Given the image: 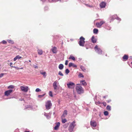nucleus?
<instances>
[{
	"mask_svg": "<svg viewBox=\"0 0 132 132\" xmlns=\"http://www.w3.org/2000/svg\"><path fill=\"white\" fill-rule=\"evenodd\" d=\"M85 4L86 6L90 7H93V6L92 5H91L88 4Z\"/></svg>",
	"mask_w": 132,
	"mask_h": 132,
	"instance_id": "obj_34",
	"label": "nucleus"
},
{
	"mask_svg": "<svg viewBox=\"0 0 132 132\" xmlns=\"http://www.w3.org/2000/svg\"><path fill=\"white\" fill-rule=\"evenodd\" d=\"M107 96H104L103 97L104 98H105Z\"/></svg>",
	"mask_w": 132,
	"mask_h": 132,
	"instance_id": "obj_58",
	"label": "nucleus"
},
{
	"mask_svg": "<svg viewBox=\"0 0 132 132\" xmlns=\"http://www.w3.org/2000/svg\"><path fill=\"white\" fill-rule=\"evenodd\" d=\"M77 91L78 94H80L84 92V90L81 86H77L76 87Z\"/></svg>",
	"mask_w": 132,
	"mask_h": 132,
	"instance_id": "obj_3",
	"label": "nucleus"
},
{
	"mask_svg": "<svg viewBox=\"0 0 132 132\" xmlns=\"http://www.w3.org/2000/svg\"><path fill=\"white\" fill-rule=\"evenodd\" d=\"M40 73L43 75V76L45 77L46 76V73L45 72H40Z\"/></svg>",
	"mask_w": 132,
	"mask_h": 132,
	"instance_id": "obj_29",
	"label": "nucleus"
},
{
	"mask_svg": "<svg viewBox=\"0 0 132 132\" xmlns=\"http://www.w3.org/2000/svg\"><path fill=\"white\" fill-rule=\"evenodd\" d=\"M104 106H105L106 105V103L105 102H103L102 103Z\"/></svg>",
	"mask_w": 132,
	"mask_h": 132,
	"instance_id": "obj_46",
	"label": "nucleus"
},
{
	"mask_svg": "<svg viewBox=\"0 0 132 132\" xmlns=\"http://www.w3.org/2000/svg\"><path fill=\"white\" fill-rule=\"evenodd\" d=\"M52 106V104L51 101H48L46 103L45 106L46 108L48 110L51 108Z\"/></svg>",
	"mask_w": 132,
	"mask_h": 132,
	"instance_id": "obj_4",
	"label": "nucleus"
},
{
	"mask_svg": "<svg viewBox=\"0 0 132 132\" xmlns=\"http://www.w3.org/2000/svg\"><path fill=\"white\" fill-rule=\"evenodd\" d=\"M57 82L55 81L54 82L53 84V86L54 87V88L55 90L56 89L57 86Z\"/></svg>",
	"mask_w": 132,
	"mask_h": 132,
	"instance_id": "obj_18",
	"label": "nucleus"
},
{
	"mask_svg": "<svg viewBox=\"0 0 132 132\" xmlns=\"http://www.w3.org/2000/svg\"><path fill=\"white\" fill-rule=\"evenodd\" d=\"M116 19L117 20H119V21H120L121 20V19L119 18L117 16V17H116Z\"/></svg>",
	"mask_w": 132,
	"mask_h": 132,
	"instance_id": "obj_44",
	"label": "nucleus"
},
{
	"mask_svg": "<svg viewBox=\"0 0 132 132\" xmlns=\"http://www.w3.org/2000/svg\"><path fill=\"white\" fill-rule=\"evenodd\" d=\"M2 43L3 44H5L7 43V42L5 40H3L2 41Z\"/></svg>",
	"mask_w": 132,
	"mask_h": 132,
	"instance_id": "obj_43",
	"label": "nucleus"
},
{
	"mask_svg": "<svg viewBox=\"0 0 132 132\" xmlns=\"http://www.w3.org/2000/svg\"><path fill=\"white\" fill-rule=\"evenodd\" d=\"M93 33L95 34H97L98 32V30L96 28H94L93 30Z\"/></svg>",
	"mask_w": 132,
	"mask_h": 132,
	"instance_id": "obj_21",
	"label": "nucleus"
},
{
	"mask_svg": "<svg viewBox=\"0 0 132 132\" xmlns=\"http://www.w3.org/2000/svg\"><path fill=\"white\" fill-rule=\"evenodd\" d=\"M92 42L93 43H95L97 41V39L95 38L94 36H92L91 38Z\"/></svg>",
	"mask_w": 132,
	"mask_h": 132,
	"instance_id": "obj_17",
	"label": "nucleus"
},
{
	"mask_svg": "<svg viewBox=\"0 0 132 132\" xmlns=\"http://www.w3.org/2000/svg\"><path fill=\"white\" fill-rule=\"evenodd\" d=\"M94 49L96 52L98 54H102V51L100 48L98 47V46L97 45L95 46Z\"/></svg>",
	"mask_w": 132,
	"mask_h": 132,
	"instance_id": "obj_6",
	"label": "nucleus"
},
{
	"mask_svg": "<svg viewBox=\"0 0 132 132\" xmlns=\"http://www.w3.org/2000/svg\"><path fill=\"white\" fill-rule=\"evenodd\" d=\"M128 58L129 57L128 55L125 54L122 57V60L123 61H126L128 59Z\"/></svg>",
	"mask_w": 132,
	"mask_h": 132,
	"instance_id": "obj_12",
	"label": "nucleus"
},
{
	"mask_svg": "<svg viewBox=\"0 0 132 132\" xmlns=\"http://www.w3.org/2000/svg\"><path fill=\"white\" fill-rule=\"evenodd\" d=\"M80 41L78 43L79 45L80 46H84V44L85 43L84 41L85 38L82 36L80 38Z\"/></svg>",
	"mask_w": 132,
	"mask_h": 132,
	"instance_id": "obj_2",
	"label": "nucleus"
},
{
	"mask_svg": "<svg viewBox=\"0 0 132 132\" xmlns=\"http://www.w3.org/2000/svg\"><path fill=\"white\" fill-rule=\"evenodd\" d=\"M60 125V122H57L56 123V125L55 126V127L54 128V129L55 130H58Z\"/></svg>",
	"mask_w": 132,
	"mask_h": 132,
	"instance_id": "obj_13",
	"label": "nucleus"
},
{
	"mask_svg": "<svg viewBox=\"0 0 132 132\" xmlns=\"http://www.w3.org/2000/svg\"><path fill=\"white\" fill-rule=\"evenodd\" d=\"M106 109L108 111H110L111 110V107L109 105H108L106 107Z\"/></svg>",
	"mask_w": 132,
	"mask_h": 132,
	"instance_id": "obj_26",
	"label": "nucleus"
},
{
	"mask_svg": "<svg viewBox=\"0 0 132 132\" xmlns=\"http://www.w3.org/2000/svg\"><path fill=\"white\" fill-rule=\"evenodd\" d=\"M75 121H73L72 122L69 126L68 127V130L70 132H72L73 131V129L76 125L75 124Z\"/></svg>",
	"mask_w": 132,
	"mask_h": 132,
	"instance_id": "obj_1",
	"label": "nucleus"
},
{
	"mask_svg": "<svg viewBox=\"0 0 132 132\" xmlns=\"http://www.w3.org/2000/svg\"><path fill=\"white\" fill-rule=\"evenodd\" d=\"M12 91L13 90L11 89L6 91L4 92V95L5 96H8L10 94V93L12 92Z\"/></svg>",
	"mask_w": 132,
	"mask_h": 132,
	"instance_id": "obj_8",
	"label": "nucleus"
},
{
	"mask_svg": "<svg viewBox=\"0 0 132 132\" xmlns=\"http://www.w3.org/2000/svg\"><path fill=\"white\" fill-rule=\"evenodd\" d=\"M69 59H71L73 61H75V58L74 56L71 55L70 56Z\"/></svg>",
	"mask_w": 132,
	"mask_h": 132,
	"instance_id": "obj_27",
	"label": "nucleus"
},
{
	"mask_svg": "<svg viewBox=\"0 0 132 132\" xmlns=\"http://www.w3.org/2000/svg\"><path fill=\"white\" fill-rule=\"evenodd\" d=\"M73 64V63L71 62L69 63V67H72Z\"/></svg>",
	"mask_w": 132,
	"mask_h": 132,
	"instance_id": "obj_41",
	"label": "nucleus"
},
{
	"mask_svg": "<svg viewBox=\"0 0 132 132\" xmlns=\"http://www.w3.org/2000/svg\"><path fill=\"white\" fill-rule=\"evenodd\" d=\"M68 87L69 88L72 89L75 86V84L74 83L70 81L69 83L67 84Z\"/></svg>",
	"mask_w": 132,
	"mask_h": 132,
	"instance_id": "obj_5",
	"label": "nucleus"
},
{
	"mask_svg": "<svg viewBox=\"0 0 132 132\" xmlns=\"http://www.w3.org/2000/svg\"><path fill=\"white\" fill-rule=\"evenodd\" d=\"M72 67L74 68H77V65L74 64L73 63L72 65Z\"/></svg>",
	"mask_w": 132,
	"mask_h": 132,
	"instance_id": "obj_49",
	"label": "nucleus"
},
{
	"mask_svg": "<svg viewBox=\"0 0 132 132\" xmlns=\"http://www.w3.org/2000/svg\"><path fill=\"white\" fill-rule=\"evenodd\" d=\"M21 58V57L19 55L16 56L14 58V61H15L17 59H19Z\"/></svg>",
	"mask_w": 132,
	"mask_h": 132,
	"instance_id": "obj_20",
	"label": "nucleus"
},
{
	"mask_svg": "<svg viewBox=\"0 0 132 132\" xmlns=\"http://www.w3.org/2000/svg\"><path fill=\"white\" fill-rule=\"evenodd\" d=\"M28 87L27 86H21L20 87V89L22 91L25 92H27L28 91Z\"/></svg>",
	"mask_w": 132,
	"mask_h": 132,
	"instance_id": "obj_7",
	"label": "nucleus"
},
{
	"mask_svg": "<svg viewBox=\"0 0 132 132\" xmlns=\"http://www.w3.org/2000/svg\"><path fill=\"white\" fill-rule=\"evenodd\" d=\"M104 114L105 116H107L108 115L109 112L108 111H106L104 112Z\"/></svg>",
	"mask_w": 132,
	"mask_h": 132,
	"instance_id": "obj_32",
	"label": "nucleus"
},
{
	"mask_svg": "<svg viewBox=\"0 0 132 132\" xmlns=\"http://www.w3.org/2000/svg\"><path fill=\"white\" fill-rule=\"evenodd\" d=\"M131 64L132 65V62H131Z\"/></svg>",
	"mask_w": 132,
	"mask_h": 132,
	"instance_id": "obj_63",
	"label": "nucleus"
},
{
	"mask_svg": "<svg viewBox=\"0 0 132 132\" xmlns=\"http://www.w3.org/2000/svg\"><path fill=\"white\" fill-rule=\"evenodd\" d=\"M20 69H23V67H21V68H20Z\"/></svg>",
	"mask_w": 132,
	"mask_h": 132,
	"instance_id": "obj_61",
	"label": "nucleus"
},
{
	"mask_svg": "<svg viewBox=\"0 0 132 132\" xmlns=\"http://www.w3.org/2000/svg\"><path fill=\"white\" fill-rule=\"evenodd\" d=\"M23 98H20L19 99V100L20 101H22L23 100Z\"/></svg>",
	"mask_w": 132,
	"mask_h": 132,
	"instance_id": "obj_55",
	"label": "nucleus"
},
{
	"mask_svg": "<svg viewBox=\"0 0 132 132\" xmlns=\"http://www.w3.org/2000/svg\"><path fill=\"white\" fill-rule=\"evenodd\" d=\"M106 5V3L105 2L102 1L100 4V6L101 8H104Z\"/></svg>",
	"mask_w": 132,
	"mask_h": 132,
	"instance_id": "obj_10",
	"label": "nucleus"
},
{
	"mask_svg": "<svg viewBox=\"0 0 132 132\" xmlns=\"http://www.w3.org/2000/svg\"><path fill=\"white\" fill-rule=\"evenodd\" d=\"M67 121V120L65 119H62V122L63 123H64Z\"/></svg>",
	"mask_w": 132,
	"mask_h": 132,
	"instance_id": "obj_36",
	"label": "nucleus"
},
{
	"mask_svg": "<svg viewBox=\"0 0 132 132\" xmlns=\"http://www.w3.org/2000/svg\"><path fill=\"white\" fill-rule=\"evenodd\" d=\"M10 66L11 67H14V66H13V65H12L13 64V63L12 62H10Z\"/></svg>",
	"mask_w": 132,
	"mask_h": 132,
	"instance_id": "obj_51",
	"label": "nucleus"
},
{
	"mask_svg": "<svg viewBox=\"0 0 132 132\" xmlns=\"http://www.w3.org/2000/svg\"><path fill=\"white\" fill-rule=\"evenodd\" d=\"M46 113H45V114H44V115L48 119H49L50 118V116L46 114Z\"/></svg>",
	"mask_w": 132,
	"mask_h": 132,
	"instance_id": "obj_37",
	"label": "nucleus"
},
{
	"mask_svg": "<svg viewBox=\"0 0 132 132\" xmlns=\"http://www.w3.org/2000/svg\"><path fill=\"white\" fill-rule=\"evenodd\" d=\"M58 75L61 76H63V75L61 71H59L58 73Z\"/></svg>",
	"mask_w": 132,
	"mask_h": 132,
	"instance_id": "obj_35",
	"label": "nucleus"
},
{
	"mask_svg": "<svg viewBox=\"0 0 132 132\" xmlns=\"http://www.w3.org/2000/svg\"><path fill=\"white\" fill-rule=\"evenodd\" d=\"M49 94L50 96L51 97H52L53 96V95H52V92L51 91L49 92Z\"/></svg>",
	"mask_w": 132,
	"mask_h": 132,
	"instance_id": "obj_38",
	"label": "nucleus"
},
{
	"mask_svg": "<svg viewBox=\"0 0 132 132\" xmlns=\"http://www.w3.org/2000/svg\"><path fill=\"white\" fill-rule=\"evenodd\" d=\"M68 60H66L65 61V64L66 65H67L68 64Z\"/></svg>",
	"mask_w": 132,
	"mask_h": 132,
	"instance_id": "obj_47",
	"label": "nucleus"
},
{
	"mask_svg": "<svg viewBox=\"0 0 132 132\" xmlns=\"http://www.w3.org/2000/svg\"><path fill=\"white\" fill-rule=\"evenodd\" d=\"M95 103L96 105H97L98 104H102V103L101 102H100L99 101H98L97 102H95Z\"/></svg>",
	"mask_w": 132,
	"mask_h": 132,
	"instance_id": "obj_40",
	"label": "nucleus"
},
{
	"mask_svg": "<svg viewBox=\"0 0 132 132\" xmlns=\"http://www.w3.org/2000/svg\"><path fill=\"white\" fill-rule=\"evenodd\" d=\"M32 106L31 105H27L25 106V109H26L29 108H32Z\"/></svg>",
	"mask_w": 132,
	"mask_h": 132,
	"instance_id": "obj_24",
	"label": "nucleus"
},
{
	"mask_svg": "<svg viewBox=\"0 0 132 132\" xmlns=\"http://www.w3.org/2000/svg\"><path fill=\"white\" fill-rule=\"evenodd\" d=\"M64 67V65L62 64H60L59 66V68L60 70H62Z\"/></svg>",
	"mask_w": 132,
	"mask_h": 132,
	"instance_id": "obj_22",
	"label": "nucleus"
},
{
	"mask_svg": "<svg viewBox=\"0 0 132 132\" xmlns=\"http://www.w3.org/2000/svg\"><path fill=\"white\" fill-rule=\"evenodd\" d=\"M7 41L9 43L11 44H13L14 43V42L13 41L9 39L7 40Z\"/></svg>",
	"mask_w": 132,
	"mask_h": 132,
	"instance_id": "obj_25",
	"label": "nucleus"
},
{
	"mask_svg": "<svg viewBox=\"0 0 132 132\" xmlns=\"http://www.w3.org/2000/svg\"><path fill=\"white\" fill-rule=\"evenodd\" d=\"M13 68H15L17 70H19L20 69V68H18L17 67H15V66H14V67H13Z\"/></svg>",
	"mask_w": 132,
	"mask_h": 132,
	"instance_id": "obj_48",
	"label": "nucleus"
},
{
	"mask_svg": "<svg viewBox=\"0 0 132 132\" xmlns=\"http://www.w3.org/2000/svg\"><path fill=\"white\" fill-rule=\"evenodd\" d=\"M37 52L38 54L39 55H41L43 54L42 50H37Z\"/></svg>",
	"mask_w": 132,
	"mask_h": 132,
	"instance_id": "obj_23",
	"label": "nucleus"
},
{
	"mask_svg": "<svg viewBox=\"0 0 132 132\" xmlns=\"http://www.w3.org/2000/svg\"><path fill=\"white\" fill-rule=\"evenodd\" d=\"M52 1L53 2H55L58 1V0H52Z\"/></svg>",
	"mask_w": 132,
	"mask_h": 132,
	"instance_id": "obj_54",
	"label": "nucleus"
},
{
	"mask_svg": "<svg viewBox=\"0 0 132 132\" xmlns=\"http://www.w3.org/2000/svg\"><path fill=\"white\" fill-rule=\"evenodd\" d=\"M24 132H29V131H25Z\"/></svg>",
	"mask_w": 132,
	"mask_h": 132,
	"instance_id": "obj_60",
	"label": "nucleus"
},
{
	"mask_svg": "<svg viewBox=\"0 0 132 132\" xmlns=\"http://www.w3.org/2000/svg\"><path fill=\"white\" fill-rule=\"evenodd\" d=\"M45 94H44L43 95H39L38 96V97L39 98H41L44 97V96L45 95Z\"/></svg>",
	"mask_w": 132,
	"mask_h": 132,
	"instance_id": "obj_31",
	"label": "nucleus"
},
{
	"mask_svg": "<svg viewBox=\"0 0 132 132\" xmlns=\"http://www.w3.org/2000/svg\"><path fill=\"white\" fill-rule=\"evenodd\" d=\"M80 68L81 69V70L83 71H85L86 70L84 67L82 65H80Z\"/></svg>",
	"mask_w": 132,
	"mask_h": 132,
	"instance_id": "obj_28",
	"label": "nucleus"
},
{
	"mask_svg": "<svg viewBox=\"0 0 132 132\" xmlns=\"http://www.w3.org/2000/svg\"><path fill=\"white\" fill-rule=\"evenodd\" d=\"M79 76L80 77H84V76L82 75V74L81 73H80Z\"/></svg>",
	"mask_w": 132,
	"mask_h": 132,
	"instance_id": "obj_42",
	"label": "nucleus"
},
{
	"mask_svg": "<svg viewBox=\"0 0 132 132\" xmlns=\"http://www.w3.org/2000/svg\"><path fill=\"white\" fill-rule=\"evenodd\" d=\"M48 9V6H45L44 7V10H47Z\"/></svg>",
	"mask_w": 132,
	"mask_h": 132,
	"instance_id": "obj_45",
	"label": "nucleus"
},
{
	"mask_svg": "<svg viewBox=\"0 0 132 132\" xmlns=\"http://www.w3.org/2000/svg\"><path fill=\"white\" fill-rule=\"evenodd\" d=\"M80 83L84 86H85L87 85L86 83L85 82L84 80H83L80 81Z\"/></svg>",
	"mask_w": 132,
	"mask_h": 132,
	"instance_id": "obj_19",
	"label": "nucleus"
},
{
	"mask_svg": "<svg viewBox=\"0 0 132 132\" xmlns=\"http://www.w3.org/2000/svg\"><path fill=\"white\" fill-rule=\"evenodd\" d=\"M29 62H31V61L30 60H29Z\"/></svg>",
	"mask_w": 132,
	"mask_h": 132,
	"instance_id": "obj_62",
	"label": "nucleus"
},
{
	"mask_svg": "<svg viewBox=\"0 0 132 132\" xmlns=\"http://www.w3.org/2000/svg\"><path fill=\"white\" fill-rule=\"evenodd\" d=\"M70 72V71L68 69H67L65 70V73L66 75H68Z\"/></svg>",
	"mask_w": 132,
	"mask_h": 132,
	"instance_id": "obj_30",
	"label": "nucleus"
},
{
	"mask_svg": "<svg viewBox=\"0 0 132 132\" xmlns=\"http://www.w3.org/2000/svg\"><path fill=\"white\" fill-rule=\"evenodd\" d=\"M53 114H55V112H54V113H53Z\"/></svg>",
	"mask_w": 132,
	"mask_h": 132,
	"instance_id": "obj_64",
	"label": "nucleus"
},
{
	"mask_svg": "<svg viewBox=\"0 0 132 132\" xmlns=\"http://www.w3.org/2000/svg\"><path fill=\"white\" fill-rule=\"evenodd\" d=\"M101 112H100V113H99V116L100 117H101Z\"/></svg>",
	"mask_w": 132,
	"mask_h": 132,
	"instance_id": "obj_56",
	"label": "nucleus"
},
{
	"mask_svg": "<svg viewBox=\"0 0 132 132\" xmlns=\"http://www.w3.org/2000/svg\"><path fill=\"white\" fill-rule=\"evenodd\" d=\"M34 68H35V69H37L38 68V67L37 66H36V65H34Z\"/></svg>",
	"mask_w": 132,
	"mask_h": 132,
	"instance_id": "obj_52",
	"label": "nucleus"
},
{
	"mask_svg": "<svg viewBox=\"0 0 132 132\" xmlns=\"http://www.w3.org/2000/svg\"><path fill=\"white\" fill-rule=\"evenodd\" d=\"M130 59H132V56H130Z\"/></svg>",
	"mask_w": 132,
	"mask_h": 132,
	"instance_id": "obj_57",
	"label": "nucleus"
},
{
	"mask_svg": "<svg viewBox=\"0 0 132 132\" xmlns=\"http://www.w3.org/2000/svg\"><path fill=\"white\" fill-rule=\"evenodd\" d=\"M67 110H65L63 111V114L61 116V118L62 119L64 118L65 116L67 115Z\"/></svg>",
	"mask_w": 132,
	"mask_h": 132,
	"instance_id": "obj_14",
	"label": "nucleus"
},
{
	"mask_svg": "<svg viewBox=\"0 0 132 132\" xmlns=\"http://www.w3.org/2000/svg\"><path fill=\"white\" fill-rule=\"evenodd\" d=\"M116 17H117V15L116 14H115L113 16H110V22H111L113 21L114 19H116Z\"/></svg>",
	"mask_w": 132,
	"mask_h": 132,
	"instance_id": "obj_11",
	"label": "nucleus"
},
{
	"mask_svg": "<svg viewBox=\"0 0 132 132\" xmlns=\"http://www.w3.org/2000/svg\"><path fill=\"white\" fill-rule=\"evenodd\" d=\"M5 74L4 73H1L0 74V77H2Z\"/></svg>",
	"mask_w": 132,
	"mask_h": 132,
	"instance_id": "obj_50",
	"label": "nucleus"
},
{
	"mask_svg": "<svg viewBox=\"0 0 132 132\" xmlns=\"http://www.w3.org/2000/svg\"><path fill=\"white\" fill-rule=\"evenodd\" d=\"M41 90V89L38 88H37L35 90V91L37 92H40Z\"/></svg>",
	"mask_w": 132,
	"mask_h": 132,
	"instance_id": "obj_39",
	"label": "nucleus"
},
{
	"mask_svg": "<svg viewBox=\"0 0 132 132\" xmlns=\"http://www.w3.org/2000/svg\"><path fill=\"white\" fill-rule=\"evenodd\" d=\"M51 50L53 53L56 54L57 52V48L55 46H54L51 49Z\"/></svg>",
	"mask_w": 132,
	"mask_h": 132,
	"instance_id": "obj_15",
	"label": "nucleus"
},
{
	"mask_svg": "<svg viewBox=\"0 0 132 132\" xmlns=\"http://www.w3.org/2000/svg\"><path fill=\"white\" fill-rule=\"evenodd\" d=\"M104 23V22L103 21H101L100 22H97L96 23V25L97 27L100 28Z\"/></svg>",
	"mask_w": 132,
	"mask_h": 132,
	"instance_id": "obj_9",
	"label": "nucleus"
},
{
	"mask_svg": "<svg viewBox=\"0 0 132 132\" xmlns=\"http://www.w3.org/2000/svg\"><path fill=\"white\" fill-rule=\"evenodd\" d=\"M14 87V86L13 85H10L8 86V88H13Z\"/></svg>",
	"mask_w": 132,
	"mask_h": 132,
	"instance_id": "obj_33",
	"label": "nucleus"
},
{
	"mask_svg": "<svg viewBox=\"0 0 132 132\" xmlns=\"http://www.w3.org/2000/svg\"><path fill=\"white\" fill-rule=\"evenodd\" d=\"M90 124L91 126L94 127H95L96 126L97 124L95 121H91L90 122Z\"/></svg>",
	"mask_w": 132,
	"mask_h": 132,
	"instance_id": "obj_16",
	"label": "nucleus"
},
{
	"mask_svg": "<svg viewBox=\"0 0 132 132\" xmlns=\"http://www.w3.org/2000/svg\"><path fill=\"white\" fill-rule=\"evenodd\" d=\"M111 101V99H109V100H108L107 101V102L108 103H109Z\"/></svg>",
	"mask_w": 132,
	"mask_h": 132,
	"instance_id": "obj_53",
	"label": "nucleus"
},
{
	"mask_svg": "<svg viewBox=\"0 0 132 132\" xmlns=\"http://www.w3.org/2000/svg\"><path fill=\"white\" fill-rule=\"evenodd\" d=\"M14 47L15 48H16V49H18V48L16 47V46H14Z\"/></svg>",
	"mask_w": 132,
	"mask_h": 132,
	"instance_id": "obj_59",
	"label": "nucleus"
}]
</instances>
